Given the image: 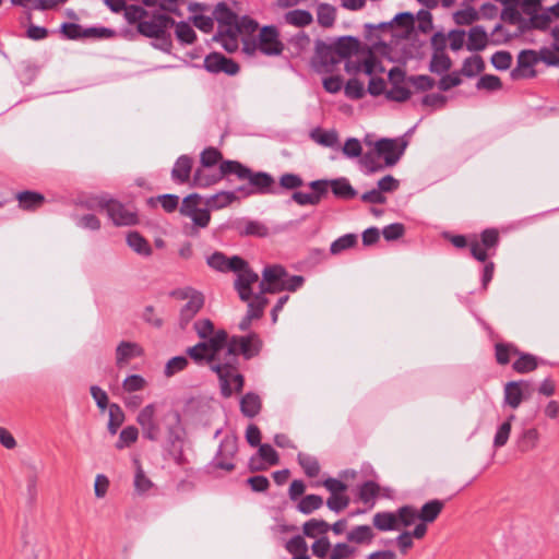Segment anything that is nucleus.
<instances>
[{"label": "nucleus", "mask_w": 559, "mask_h": 559, "mask_svg": "<svg viewBox=\"0 0 559 559\" xmlns=\"http://www.w3.org/2000/svg\"><path fill=\"white\" fill-rule=\"evenodd\" d=\"M484 68L485 63L483 58L478 55H475L465 59L461 71L465 76L472 78L480 73Z\"/></svg>", "instance_id": "46"}, {"label": "nucleus", "mask_w": 559, "mask_h": 559, "mask_svg": "<svg viewBox=\"0 0 559 559\" xmlns=\"http://www.w3.org/2000/svg\"><path fill=\"white\" fill-rule=\"evenodd\" d=\"M389 80L392 87L386 91V98L394 102L407 100L412 93L407 87L404 72L400 68H393L389 71Z\"/></svg>", "instance_id": "14"}, {"label": "nucleus", "mask_w": 559, "mask_h": 559, "mask_svg": "<svg viewBox=\"0 0 559 559\" xmlns=\"http://www.w3.org/2000/svg\"><path fill=\"white\" fill-rule=\"evenodd\" d=\"M247 301H249L247 316L252 319L261 318L267 304V299L264 297V295L259 292L254 295L252 300L249 298Z\"/></svg>", "instance_id": "44"}, {"label": "nucleus", "mask_w": 559, "mask_h": 559, "mask_svg": "<svg viewBox=\"0 0 559 559\" xmlns=\"http://www.w3.org/2000/svg\"><path fill=\"white\" fill-rule=\"evenodd\" d=\"M173 419V424L167 426V443L168 445L185 442V429L180 425V414L176 411H170L164 415L163 419Z\"/></svg>", "instance_id": "23"}, {"label": "nucleus", "mask_w": 559, "mask_h": 559, "mask_svg": "<svg viewBox=\"0 0 559 559\" xmlns=\"http://www.w3.org/2000/svg\"><path fill=\"white\" fill-rule=\"evenodd\" d=\"M329 186L331 187L334 195L342 199H353L357 194L356 190L350 186L348 180L345 178L330 180Z\"/></svg>", "instance_id": "34"}, {"label": "nucleus", "mask_w": 559, "mask_h": 559, "mask_svg": "<svg viewBox=\"0 0 559 559\" xmlns=\"http://www.w3.org/2000/svg\"><path fill=\"white\" fill-rule=\"evenodd\" d=\"M210 167H200L195 170L192 179V186L198 188H207L222 179L219 171H213Z\"/></svg>", "instance_id": "26"}, {"label": "nucleus", "mask_w": 559, "mask_h": 559, "mask_svg": "<svg viewBox=\"0 0 559 559\" xmlns=\"http://www.w3.org/2000/svg\"><path fill=\"white\" fill-rule=\"evenodd\" d=\"M262 408L261 397L253 392L245 394L240 400V411L248 418L255 417Z\"/></svg>", "instance_id": "27"}, {"label": "nucleus", "mask_w": 559, "mask_h": 559, "mask_svg": "<svg viewBox=\"0 0 559 559\" xmlns=\"http://www.w3.org/2000/svg\"><path fill=\"white\" fill-rule=\"evenodd\" d=\"M406 83L417 91H428L435 86V80L428 75H412L406 79Z\"/></svg>", "instance_id": "61"}, {"label": "nucleus", "mask_w": 559, "mask_h": 559, "mask_svg": "<svg viewBox=\"0 0 559 559\" xmlns=\"http://www.w3.org/2000/svg\"><path fill=\"white\" fill-rule=\"evenodd\" d=\"M397 515L399 528L401 526H409L419 520L418 511L411 506H404L395 512Z\"/></svg>", "instance_id": "50"}, {"label": "nucleus", "mask_w": 559, "mask_h": 559, "mask_svg": "<svg viewBox=\"0 0 559 559\" xmlns=\"http://www.w3.org/2000/svg\"><path fill=\"white\" fill-rule=\"evenodd\" d=\"M133 462L135 465L134 488L138 493L143 495L153 487V481L144 472L140 461L135 459Z\"/></svg>", "instance_id": "36"}, {"label": "nucleus", "mask_w": 559, "mask_h": 559, "mask_svg": "<svg viewBox=\"0 0 559 559\" xmlns=\"http://www.w3.org/2000/svg\"><path fill=\"white\" fill-rule=\"evenodd\" d=\"M90 207L105 210L116 226H130L138 222V215L132 209L124 206L114 199L105 197L93 199Z\"/></svg>", "instance_id": "5"}, {"label": "nucleus", "mask_w": 559, "mask_h": 559, "mask_svg": "<svg viewBox=\"0 0 559 559\" xmlns=\"http://www.w3.org/2000/svg\"><path fill=\"white\" fill-rule=\"evenodd\" d=\"M207 264L212 269L221 272L231 271L237 273L235 288L238 292L240 299L248 300L251 298V285L258 282L259 276L249 267L247 261L238 255L227 258L222 252H214L207 258Z\"/></svg>", "instance_id": "2"}, {"label": "nucleus", "mask_w": 559, "mask_h": 559, "mask_svg": "<svg viewBox=\"0 0 559 559\" xmlns=\"http://www.w3.org/2000/svg\"><path fill=\"white\" fill-rule=\"evenodd\" d=\"M258 22L248 16H242L237 19L236 25L233 26V32H235L239 36H248L253 34L258 29Z\"/></svg>", "instance_id": "49"}, {"label": "nucleus", "mask_w": 559, "mask_h": 559, "mask_svg": "<svg viewBox=\"0 0 559 559\" xmlns=\"http://www.w3.org/2000/svg\"><path fill=\"white\" fill-rule=\"evenodd\" d=\"M259 50L265 56H280L284 50V44L280 39L278 29L273 26H263L258 35L257 41L243 39V51L253 53Z\"/></svg>", "instance_id": "4"}, {"label": "nucleus", "mask_w": 559, "mask_h": 559, "mask_svg": "<svg viewBox=\"0 0 559 559\" xmlns=\"http://www.w3.org/2000/svg\"><path fill=\"white\" fill-rule=\"evenodd\" d=\"M138 437H139L138 428L134 426H128L121 430V432L119 435V440L116 443V448L121 450L123 448L130 447L138 440Z\"/></svg>", "instance_id": "53"}, {"label": "nucleus", "mask_w": 559, "mask_h": 559, "mask_svg": "<svg viewBox=\"0 0 559 559\" xmlns=\"http://www.w3.org/2000/svg\"><path fill=\"white\" fill-rule=\"evenodd\" d=\"M219 174H222V178L225 175L234 174L236 175L240 180H245L246 177L250 175V169L239 162L236 160H225L221 163L219 166Z\"/></svg>", "instance_id": "38"}, {"label": "nucleus", "mask_w": 559, "mask_h": 559, "mask_svg": "<svg viewBox=\"0 0 559 559\" xmlns=\"http://www.w3.org/2000/svg\"><path fill=\"white\" fill-rule=\"evenodd\" d=\"M193 160L187 155H181L175 163L171 170V177L179 183H186L190 179Z\"/></svg>", "instance_id": "25"}, {"label": "nucleus", "mask_w": 559, "mask_h": 559, "mask_svg": "<svg viewBox=\"0 0 559 559\" xmlns=\"http://www.w3.org/2000/svg\"><path fill=\"white\" fill-rule=\"evenodd\" d=\"M309 187L312 189L311 193H293V200L299 205H317L321 201L322 197L328 192L329 180H316L310 182Z\"/></svg>", "instance_id": "17"}, {"label": "nucleus", "mask_w": 559, "mask_h": 559, "mask_svg": "<svg viewBox=\"0 0 559 559\" xmlns=\"http://www.w3.org/2000/svg\"><path fill=\"white\" fill-rule=\"evenodd\" d=\"M20 209L33 211L40 207L45 202L44 194L35 191H22L16 194Z\"/></svg>", "instance_id": "28"}, {"label": "nucleus", "mask_w": 559, "mask_h": 559, "mask_svg": "<svg viewBox=\"0 0 559 559\" xmlns=\"http://www.w3.org/2000/svg\"><path fill=\"white\" fill-rule=\"evenodd\" d=\"M204 68L211 73H225L235 75L239 72V66L233 59L219 52H212L204 58Z\"/></svg>", "instance_id": "15"}, {"label": "nucleus", "mask_w": 559, "mask_h": 559, "mask_svg": "<svg viewBox=\"0 0 559 559\" xmlns=\"http://www.w3.org/2000/svg\"><path fill=\"white\" fill-rule=\"evenodd\" d=\"M323 499L320 496L317 495H307L304 497L299 504L298 510L305 514H309L313 512L314 510H318L322 507Z\"/></svg>", "instance_id": "54"}, {"label": "nucleus", "mask_w": 559, "mask_h": 559, "mask_svg": "<svg viewBox=\"0 0 559 559\" xmlns=\"http://www.w3.org/2000/svg\"><path fill=\"white\" fill-rule=\"evenodd\" d=\"M336 19V10L333 5L321 3L317 9V21L322 27H331Z\"/></svg>", "instance_id": "42"}, {"label": "nucleus", "mask_w": 559, "mask_h": 559, "mask_svg": "<svg viewBox=\"0 0 559 559\" xmlns=\"http://www.w3.org/2000/svg\"><path fill=\"white\" fill-rule=\"evenodd\" d=\"M372 523L379 531L399 530L397 515L394 512H378L373 515Z\"/></svg>", "instance_id": "31"}, {"label": "nucleus", "mask_w": 559, "mask_h": 559, "mask_svg": "<svg viewBox=\"0 0 559 559\" xmlns=\"http://www.w3.org/2000/svg\"><path fill=\"white\" fill-rule=\"evenodd\" d=\"M359 41L353 37H342L334 45L325 48L324 58L332 64L349 59L358 52Z\"/></svg>", "instance_id": "12"}, {"label": "nucleus", "mask_w": 559, "mask_h": 559, "mask_svg": "<svg viewBox=\"0 0 559 559\" xmlns=\"http://www.w3.org/2000/svg\"><path fill=\"white\" fill-rule=\"evenodd\" d=\"M188 358L183 356H176L169 359L165 366L164 373L166 377H173L179 371H182L188 366Z\"/></svg>", "instance_id": "60"}, {"label": "nucleus", "mask_w": 559, "mask_h": 559, "mask_svg": "<svg viewBox=\"0 0 559 559\" xmlns=\"http://www.w3.org/2000/svg\"><path fill=\"white\" fill-rule=\"evenodd\" d=\"M380 156L374 147L372 151L367 152L362 155L360 163L367 169L368 173H377L384 168L383 163L380 162Z\"/></svg>", "instance_id": "47"}, {"label": "nucleus", "mask_w": 559, "mask_h": 559, "mask_svg": "<svg viewBox=\"0 0 559 559\" xmlns=\"http://www.w3.org/2000/svg\"><path fill=\"white\" fill-rule=\"evenodd\" d=\"M286 271L281 265L267 266L263 270L262 281L259 284L260 293H278L283 290Z\"/></svg>", "instance_id": "13"}, {"label": "nucleus", "mask_w": 559, "mask_h": 559, "mask_svg": "<svg viewBox=\"0 0 559 559\" xmlns=\"http://www.w3.org/2000/svg\"><path fill=\"white\" fill-rule=\"evenodd\" d=\"M298 462L307 476L317 477L319 475L320 464L316 457L309 454L299 453Z\"/></svg>", "instance_id": "48"}, {"label": "nucleus", "mask_w": 559, "mask_h": 559, "mask_svg": "<svg viewBox=\"0 0 559 559\" xmlns=\"http://www.w3.org/2000/svg\"><path fill=\"white\" fill-rule=\"evenodd\" d=\"M284 21L285 23L296 27H305L312 23L313 17L309 11L297 9L286 12Z\"/></svg>", "instance_id": "32"}, {"label": "nucleus", "mask_w": 559, "mask_h": 559, "mask_svg": "<svg viewBox=\"0 0 559 559\" xmlns=\"http://www.w3.org/2000/svg\"><path fill=\"white\" fill-rule=\"evenodd\" d=\"M453 20L457 25H471L476 20H478V13L474 8L468 7L466 9L456 11L453 14Z\"/></svg>", "instance_id": "57"}, {"label": "nucleus", "mask_w": 559, "mask_h": 559, "mask_svg": "<svg viewBox=\"0 0 559 559\" xmlns=\"http://www.w3.org/2000/svg\"><path fill=\"white\" fill-rule=\"evenodd\" d=\"M488 36L481 26H474L468 32L467 49L471 51H480L486 48Z\"/></svg>", "instance_id": "30"}, {"label": "nucleus", "mask_w": 559, "mask_h": 559, "mask_svg": "<svg viewBox=\"0 0 559 559\" xmlns=\"http://www.w3.org/2000/svg\"><path fill=\"white\" fill-rule=\"evenodd\" d=\"M136 423L141 427L142 435L150 441H157L162 433L160 423L157 417V406L151 403L144 406L136 416Z\"/></svg>", "instance_id": "8"}, {"label": "nucleus", "mask_w": 559, "mask_h": 559, "mask_svg": "<svg viewBox=\"0 0 559 559\" xmlns=\"http://www.w3.org/2000/svg\"><path fill=\"white\" fill-rule=\"evenodd\" d=\"M231 342L238 355L242 354L247 359L258 355L262 347L261 340L254 333L248 336H233Z\"/></svg>", "instance_id": "19"}, {"label": "nucleus", "mask_w": 559, "mask_h": 559, "mask_svg": "<svg viewBox=\"0 0 559 559\" xmlns=\"http://www.w3.org/2000/svg\"><path fill=\"white\" fill-rule=\"evenodd\" d=\"M515 419V415L511 414L497 429L495 438H493V447L502 448L507 444L511 429L512 421Z\"/></svg>", "instance_id": "41"}, {"label": "nucleus", "mask_w": 559, "mask_h": 559, "mask_svg": "<svg viewBox=\"0 0 559 559\" xmlns=\"http://www.w3.org/2000/svg\"><path fill=\"white\" fill-rule=\"evenodd\" d=\"M201 197L197 193L187 195L179 209L181 215L189 217L193 225L198 228H205L210 221L211 214L207 209L200 207Z\"/></svg>", "instance_id": "9"}, {"label": "nucleus", "mask_w": 559, "mask_h": 559, "mask_svg": "<svg viewBox=\"0 0 559 559\" xmlns=\"http://www.w3.org/2000/svg\"><path fill=\"white\" fill-rule=\"evenodd\" d=\"M123 420L124 414L121 407L118 404L109 405L108 430L111 435H115L118 431V428L122 425Z\"/></svg>", "instance_id": "51"}, {"label": "nucleus", "mask_w": 559, "mask_h": 559, "mask_svg": "<svg viewBox=\"0 0 559 559\" xmlns=\"http://www.w3.org/2000/svg\"><path fill=\"white\" fill-rule=\"evenodd\" d=\"M344 92L352 99H360L365 95L364 84L357 79H350L346 83Z\"/></svg>", "instance_id": "63"}, {"label": "nucleus", "mask_w": 559, "mask_h": 559, "mask_svg": "<svg viewBox=\"0 0 559 559\" xmlns=\"http://www.w3.org/2000/svg\"><path fill=\"white\" fill-rule=\"evenodd\" d=\"M127 242L129 247L139 254L147 257L152 253L150 243L136 231L128 234Z\"/></svg>", "instance_id": "40"}, {"label": "nucleus", "mask_w": 559, "mask_h": 559, "mask_svg": "<svg viewBox=\"0 0 559 559\" xmlns=\"http://www.w3.org/2000/svg\"><path fill=\"white\" fill-rule=\"evenodd\" d=\"M171 296L183 302L179 309V325L185 329L202 309L204 297L200 292L190 287L174 290Z\"/></svg>", "instance_id": "6"}, {"label": "nucleus", "mask_w": 559, "mask_h": 559, "mask_svg": "<svg viewBox=\"0 0 559 559\" xmlns=\"http://www.w3.org/2000/svg\"><path fill=\"white\" fill-rule=\"evenodd\" d=\"M357 243V236L354 234H346L332 242L330 251L332 254H338L344 250L353 248Z\"/></svg>", "instance_id": "52"}, {"label": "nucleus", "mask_w": 559, "mask_h": 559, "mask_svg": "<svg viewBox=\"0 0 559 559\" xmlns=\"http://www.w3.org/2000/svg\"><path fill=\"white\" fill-rule=\"evenodd\" d=\"M175 26V20L164 13H146V16L136 26L138 32L147 37L155 38L156 48L169 52L171 48L170 28Z\"/></svg>", "instance_id": "3"}, {"label": "nucleus", "mask_w": 559, "mask_h": 559, "mask_svg": "<svg viewBox=\"0 0 559 559\" xmlns=\"http://www.w3.org/2000/svg\"><path fill=\"white\" fill-rule=\"evenodd\" d=\"M538 366L537 358L531 354L521 353L519 350L518 359L512 367L518 373H527L534 371Z\"/></svg>", "instance_id": "37"}, {"label": "nucleus", "mask_w": 559, "mask_h": 559, "mask_svg": "<svg viewBox=\"0 0 559 559\" xmlns=\"http://www.w3.org/2000/svg\"><path fill=\"white\" fill-rule=\"evenodd\" d=\"M407 142L403 139H381L374 143L379 156L383 158L384 167L394 166L406 148Z\"/></svg>", "instance_id": "11"}, {"label": "nucleus", "mask_w": 559, "mask_h": 559, "mask_svg": "<svg viewBox=\"0 0 559 559\" xmlns=\"http://www.w3.org/2000/svg\"><path fill=\"white\" fill-rule=\"evenodd\" d=\"M349 504V498L343 493L331 495L326 500V506L330 510L341 512L346 509Z\"/></svg>", "instance_id": "64"}, {"label": "nucleus", "mask_w": 559, "mask_h": 559, "mask_svg": "<svg viewBox=\"0 0 559 559\" xmlns=\"http://www.w3.org/2000/svg\"><path fill=\"white\" fill-rule=\"evenodd\" d=\"M238 200L236 192L234 191H221L212 197H210L206 201V205L213 210H221L226 207Z\"/></svg>", "instance_id": "35"}, {"label": "nucleus", "mask_w": 559, "mask_h": 559, "mask_svg": "<svg viewBox=\"0 0 559 559\" xmlns=\"http://www.w3.org/2000/svg\"><path fill=\"white\" fill-rule=\"evenodd\" d=\"M227 340V333L224 330H218L216 333L206 342H200L197 345L189 347L187 354L195 362H206L212 369L213 359L219 357V345L225 343Z\"/></svg>", "instance_id": "7"}, {"label": "nucleus", "mask_w": 559, "mask_h": 559, "mask_svg": "<svg viewBox=\"0 0 559 559\" xmlns=\"http://www.w3.org/2000/svg\"><path fill=\"white\" fill-rule=\"evenodd\" d=\"M245 180H248L249 186L251 188L239 187L238 191L243 193L245 195H250L252 193H266L270 191V188L274 183V179L266 173H252L250 170V175L246 177Z\"/></svg>", "instance_id": "18"}, {"label": "nucleus", "mask_w": 559, "mask_h": 559, "mask_svg": "<svg viewBox=\"0 0 559 559\" xmlns=\"http://www.w3.org/2000/svg\"><path fill=\"white\" fill-rule=\"evenodd\" d=\"M357 554L358 547L346 540L333 545L328 559H354Z\"/></svg>", "instance_id": "33"}, {"label": "nucleus", "mask_w": 559, "mask_h": 559, "mask_svg": "<svg viewBox=\"0 0 559 559\" xmlns=\"http://www.w3.org/2000/svg\"><path fill=\"white\" fill-rule=\"evenodd\" d=\"M175 25H176V29H175L176 36L181 43L192 44L195 40V38H197L195 32L188 23L180 22L178 24L175 23Z\"/></svg>", "instance_id": "58"}, {"label": "nucleus", "mask_w": 559, "mask_h": 559, "mask_svg": "<svg viewBox=\"0 0 559 559\" xmlns=\"http://www.w3.org/2000/svg\"><path fill=\"white\" fill-rule=\"evenodd\" d=\"M286 550L295 556L307 555L308 545L302 536L296 535L292 537L286 544Z\"/></svg>", "instance_id": "56"}, {"label": "nucleus", "mask_w": 559, "mask_h": 559, "mask_svg": "<svg viewBox=\"0 0 559 559\" xmlns=\"http://www.w3.org/2000/svg\"><path fill=\"white\" fill-rule=\"evenodd\" d=\"M143 355L142 347L134 342L122 341L116 348V365L118 367L127 366L132 359Z\"/></svg>", "instance_id": "20"}, {"label": "nucleus", "mask_w": 559, "mask_h": 559, "mask_svg": "<svg viewBox=\"0 0 559 559\" xmlns=\"http://www.w3.org/2000/svg\"><path fill=\"white\" fill-rule=\"evenodd\" d=\"M330 530V524L324 520L311 519L302 526V532L307 537L314 538L318 535L324 536Z\"/></svg>", "instance_id": "39"}, {"label": "nucleus", "mask_w": 559, "mask_h": 559, "mask_svg": "<svg viewBox=\"0 0 559 559\" xmlns=\"http://www.w3.org/2000/svg\"><path fill=\"white\" fill-rule=\"evenodd\" d=\"M540 435L536 428L524 429L516 439V447L521 453L534 451L539 443Z\"/></svg>", "instance_id": "24"}, {"label": "nucleus", "mask_w": 559, "mask_h": 559, "mask_svg": "<svg viewBox=\"0 0 559 559\" xmlns=\"http://www.w3.org/2000/svg\"><path fill=\"white\" fill-rule=\"evenodd\" d=\"M452 61L445 52H433L431 56L429 70L433 73L441 74L450 70Z\"/></svg>", "instance_id": "43"}, {"label": "nucleus", "mask_w": 559, "mask_h": 559, "mask_svg": "<svg viewBox=\"0 0 559 559\" xmlns=\"http://www.w3.org/2000/svg\"><path fill=\"white\" fill-rule=\"evenodd\" d=\"M218 350L219 357L213 359L212 370L218 377L222 395L228 399L231 396L233 392L239 393L242 391L245 380L237 368L238 353L231 338H227L225 343H222Z\"/></svg>", "instance_id": "1"}, {"label": "nucleus", "mask_w": 559, "mask_h": 559, "mask_svg": "<svg viewBox=\"0 0 559 559\" xmlns=\"http://www.w3.org/2000/svg\"><path fill=\"white\" fill-rule=\"evenodd\" d=\"M496 359L499 365L509 364L512 356H518L519 349L513 344L497 343Z\"/></svg>", "instance_id": "45"}, {"label": "nucleus", "mask_w": 559, "mask_h": 559, "mask_svg": "<svg viewBox=\"0 0 559 559\" xmlns=\"http://www.w3.org/2000/svg\"><path fill=\"white\" fill-rule=\"evenodd\" d=\"M331 549L332 545L326 536H321L311 546L312 554L319 559H328Z\"/></svg>", "instance_id": "59"}, {"label": "nucleus", "mask_w": 559, "mask_h": 559, "mask_svg": "<svg viewBox=\"0 0 559 559\" xmlns=\"http://www.w3.org/2000/svg\"><path fill=\"white\" fill-rule=\"evenodd\" d=\"M361 72L368 75H373L376 72H383V68L378 58L370 51H368L366 56L361 58Z\"/></svg>", "instance_id": "55"}, {"label": "nucleus", "mask_w": 559, "mask_h": 559, "mask_svg": "<svg viewBox=\"0 0 559 559\" xmlns=\"http://www.w3.org/2000/svg\"><path fill=\"white\" fill-rule=\"evenodd\" d=\"M214 19L218 23V32H233L238 16L227 7L226 3L219 2L213 12Z\"/></svg>", "instance_id": "22"}, {"label": "nucleus", "mask_w": 559, "mask_h": 559, "mask_svg": "<svg viewBox=\"0 0 559 559\" xmlns=\"http://www.w3.org/2000/svg\"><path fill=\"white\" fill-rule=\"evenodd\" d=\"M374 532L369 525H357L346 532V540L354 546H368L374 539Z\"/></svg>", "instance_id": "21"}, {"label": "nucleus", "mask_w": 559, "mask_h": 559, "mask_svg": "<svg viewBox=\"0 0 559 559\" xmlns=\"http://www.w3.org/2000/svg\"><path fill=\"white\" fill-rule=\"evenodd\" d=\"M124 17L130 24H139L146 16V11L139 5H126Z\"/></svg>", "instance_id": "62"}, {"label": "nucleus", "mask_w": 559, "mask_h": 559, "mask_svg": "<svg viewBox=\"0 0 559 559\" xmlns=\"http://www.w3.org/2000/svg\"><path fill=\"white\" fill-rule=\"evenodd\" d=\"M539 61L538 52L535 50H523L519 53L518 66L512 70L511 76L514 80L533 78L536 72L533 67Z\"/></svg>", "instance_id": "16"}, {"label": "nucleus", "mask_w": 559, "mask_h": 559, "mask_svg": "<svg viewBox=\"0 0 559 559\" xmlns=\"http://www.w3.org/2000/svg\"><path fill=\"white\" fill-rule=\"evenodd\" d=\"M444 508L442 500L433 499L426 502L418 511L419 520L424 523H432Z\"/></svg>", "instance_id": "29"}, {"label": "nucleus", "mask_w": 559, "mask_h": 559, "mask_svg": "<svg viewBox=\"0 0 559 559\" xmlns=\"http://www.w3.org/2000/svg\"><path fill=\"white\" fill-rule=\"evenodd\" d=\"M533 391L534 389L530 381L519 380L507 382L503 389L504 404L512 409H516L523 401L532 397Z\"/></svg>", "instance_id": "10"}]
</instances>
